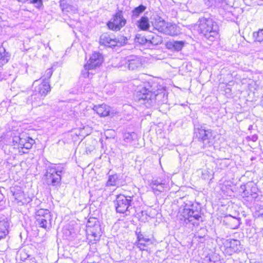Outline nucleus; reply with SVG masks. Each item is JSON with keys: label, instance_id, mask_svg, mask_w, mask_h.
I'll return each instance as SVG.
<instances>
[{"label": "nucleus", "instance_id": "1", "mask_svg": "<svg viewBox=\"0 0 263 263\" xmlns=\"http://www.w3.org/2000/svg\"><path fill=\"white\" fill-rule=\"evenodd\" d=\"M164 93H156L153 91L152 87L149 84L138 89L136 92V98L141 104L145 105L146 107L153 106L156 103V100L159 97H164Z\"/></svg>", "mask_w": 263, "mask_h": 263}, {"label": "nucleus", "instance_id": "2", "mask_svg": "<svg viewBox=\"0 0 263 263\" xmlns=\"http://www.w3.org/2000/svg\"><path fill=\"white\" fill-rule=\"evenodd\" d=\"M198 23L199 31L206 39L213 41L218 37L219 26L212 18L200 17Z\"/></svg>", "mask_w": 263, "mask_h": 263}, {"label": "nucleus", "instance_id": "3", "mask_svg": "<svg viewBox=\"0 0 263 263\" xmlns=\"http://www.w3.org/2000/svg\"><path fill=\"white\" fill-rule=\"evenodd\" d=\"M136 198L135 194L131 195L126 194H120L117 196L114 201L115 206L117 213H125L126 215H129L132 211L134 210V200Z\"/></svg>", "mask_w": 263, "mask_h": 263}, {"label": "nucleus", "instance_id": "4", "mask_svg": "<svg viewBox=\"0 0 263 263\" xmlns=\"http://www.w3.org/2000/svg\"><path fill=\"white\" fill-rule=\"evenodd\" d=\"M201 212V209L199 205L192 204L189 208H184L181 216L186 223H191L194 226H197L202 221Z\"/></svg>", "mask_w": 263, "mask_h": 263}, {"label": "nucleus", "instance_id": "5", "mask_svg": "<svg viewBox=\"0 0 263 263\" xmlns=\"http://www.w3.org/2000/svg\"><path fill=\"white\" fill-rule=\"evenodd\" d=\"M35 223L39 227L49 229L51 227L52 216L48 209H40L35 212Z\"/></svg>", "mask_w": 263, "mask_h": 263}, {"label": "nucleus", "instance_id": "6", "mask_svg": "<svg viewBox=\"0 0 263 263\" xmlns=\"http://www.w3.org/2000/svg\"><path fill=\"white\" fill-rule=\"evenodd\" d=\"M194 134L196 138L203 144V148L210 147L213 144V137L211 129H205L201 126L195 128Z\"/></svg>", "mask_w": 263, "mask_h": 263}, {"label": "nucleus", "instance_id": "7", "mask_svg": "<svg viewBox=\"0 0 263 263\" xmlns=\"http://www.w3.org/2000/svg\"><path fill=\"white\" fill-rule=\"evenodd\" d=\"M221 241L222 245L220 247V249L226 255H231L241 249V243L239 240L223 238Z\"/></svg>", "mask_w": 263, "mask_h": 263}, {"label": "nucleus", "instance_id": "8", "mask_svg": "<svg viewBox=\"0 0 263 263\" xmlns=\"http://www.w3.org/2000/svg\"><path fill=\"white\" fill-rule=\"evenodd\" d=\"M103 62V57L99 52H94L91 55L88 63L84 65V69L82 71V74L84 78L89 77V70L93 69L99 67Z\"/></svg>", "mask_w": 263, "mask_h": 263}, {"label": "nucleus", "instance_id": "9", "mask_svg": "<svg viewBox=\"0 0 263 263\" xmlns=\"http://www.w3.org/2000/svg\"><path fill=\"white\" fill-rule=\"evenodd\" d=\"M126 23V20L123 17L122 11L118 10L107 25L110 30L119 31L125 25Z\"/></svg>", "mask_w": 263, "mask_h": 263}, {"label": "nucleus", "instance_id": "10", "mask_svg": "<svg viewBox=\"0 0 263 263\" xmlns=\"http://www.w3.org/2000/svg\"><path fill=\"white\" fill-rule=\"evenodd\" d=\"M13 142L14 145L17 144L20 148L29 149L34 143V140L26 134L23 133L18 136H15L13 138Z\"/></svg>", "mask_w": 263, "mask_h": 263}, {"label": "nucleus", "instance_id": "11", "mask_svg": "<svg viewBox=\"0 0 263 263\" xmlns=\"http://www.w3.org/2000/svg\"><path fill=\"white\" fill-rule=\"evenodd\" d=\"M11 192L17 203L20 205L26 204L31 201V199L26 196L24 191L19 186L11 188Z\"/></svg>", "mask_w": 263, "mask_h": 263}, {"label": "nucleus", "instance_id": "12", "mask_svg": "<svg viewBox=\"0 0 263 263\" xmlns=\"http://www.w3.org/2000/svg\"><path fill=\"white\" fill-rule=\"evenodd\" d=\"M54 171L47 167L45 179L48 185L58 186L60 184L61 176L54 173Z\"/></svg>", "mask_w": 263, "mask_h": 263}, {"label": "nucleus", "instance_id": "13", "mask_svg": "<svg viewBox=\"0 0 263 263\" xmlns=\"http://www.w3.org/2000/svg\"><path fill=\"white\" fill-rule=\"evenodd\" d=\"M39 81L35 80L33 83L34 87L33 91L39 93L43 98L45 97L47 93L50 91V86L49 82L43 81L42 83L39 84Z\"/></svg>", "mask_w": 263, "mask_h": 263}, {"label": "nucleus", "instance_id": "14", "mask_svg": "<svg viewBox=\"0 0 263 263\" xmlns=\"http://www.w3.org/2000/svg\"><path fill=\"white\" fill-rule=\"evenodd\" d=\"M124 64L129 70H136L142 66L140 59L135 55H130L126 58Z\"/></svg>", "mask_w": 263, "mask_h": 263}, {"label": "nucleus", "instance_id": "15", "mask_svg": "<svg viewBox=\"0 0 263 263\" xmlns=\"http://www.w3.org/2000/svg\"><path fill=\"white\" fill-rule=\"evenodd\" d=\"M93 109L100 117L113 116V112L110 111V107L105 104L94 106Z\"/></svg>", "mask_w": 263, "mask_h": 263}, {"label": "nucleus", "instance_id": "16", "mask_svg": "<svg viewBox=\"0 0 263 263\" xmlns=\"http://www.w3.org/2000/svg\"><path fill=\"white\" fill-rule=\"evenodd\" d=\"M137 237V241L136 242V245L140 250H144L145 248L147 247L148 245L152 243L151 240L147 237H145L143 234L141 232H136Z\"/></svg>", "mask_w": 263, "mask_h": 263}, {"label": "nucleus", "instance_id": "17", "mask_svg": "<svg viewBox=\"0 0 263 263\" xmlns=\"http://www.w3.org/2000/svg\"><path fill=\"white\" fill-rule=\"evenodd\" d=\"M44 99L42 97L40 96L33 91L31 95L29 96L27 99L26 102L28 104H30L33 107H37L42 104V100Z\"/></svg>", "mask_w": 263, "mask_h": 263}, {"label": "nucleus", "instance_id": "18", "mask_svg": "<svg viewBox=\"0 0 263 263\" xmlns=\"http://www.w3.org/2000/svg\"><path fill=\"white\" fill-rule=\"evenodd\" d=\"M100 43L108 47H115L116 44L114 36L107 33H104L100 36Z\"/></svg>", "mask_w": 263, "mask_h": 263}, {"label": "nucleus", "instance_id": "19", "mask_svg": "<svg viewBox=\"0 0 263 263\" xmlns=\"http://www.w3.org/2000/svg\"><path fill=\"white\" fill-rule=\"evenodd\" d=\"M184 44V41L173 40L166 42V47L172 51H179L181 50Z\"/></svg>", "mask_w": 263, "mask_h": 263}, {"label": "nucleus", "instance_id": "20", "mask_svg": "<svg viewBox=\"0 0 263 263\" xmlns=\"http://www.w3.org/2000/svg\"><path fill=\"white\" fill-rule=\"evenodd\" d=\"M9 226L10 222L7 218L0 220V240L8 234Z\"/></svg>", "mask_w": 263, "mask_h": 263}, {"label": "nucleus", "instance_id": "21", "mask_svg": "<svg viewBox=\"0 0 263 263\" xmlns=\"http://www.w3.org/2000/svg\"><path fill=\"white\" fill-rule=\"evenodd\" d=\"M228 227L232 229H237L240 223V219L231 216L225 217L223 221Z\"/></svg>", "mask_w": 263, "mask_h": 263}, {"label": "nucleus", "instance_id": "22", "mask_svg": "<svg viewBox=\"0 0 263 263\" xmlns=\"http://www.w3.org/2000/svg\"><path fill=\"white\" fill-rule=\"evenodd\" d=\"M149 185L153 192L156 194L157 192L160 193L164 191L165 184L158 180H153Z\"/></svg>", "mask_w": 263, "mask_h": 263}, {"label": "nucleus", "instance_id": "23", "mask_svg": "<svg viewBox=\"0 0 263 263\" xmlns=\"http://www.w3.org/2000/svg\"><path fill=\"white\" fill-rule=\"evenodd\" d=\"M135 23L142 30H147L149 29V20L147 16H142L139 20L136 21Z\"/></svg>", "mask_w": 263, "mask_h": 263}, {"label": "nucleus", "instance_id": "24", "mask_svg": "<svg viewBox=\"0 0 263 263\" xmlns=\"http://www.w3.org/2000/svg\"><path fill=\"white\" fill-rule=\"evenodd\" d=\"M145 6L143 5H140L132 11L131 20L133 23L137 21V18L145 11Z\"/></svg>", "mask_w": 263, "mask_h": 263}, {"label": "nucleus", "instance_id": "25", "mask_svg": "<svg viewBox=\"0 0 263 263\" xmlns=\"http://www.w3.org/2000/svg\"><path fill=\"white\" fill-rule=\"evenodd\" d=\"M154 28L159 32L164 33L166 32V23L163 20H161V18H159V21H156L153 23Z\"/></svg>", "mask_w": 263, "mask_h": 263}, {"label": "nucleus", "instance_id": "26", "mask_svg": "<svg viewBox=\"0 0 263 263\" xmlns=\"http://www.w3.org/2000/svg\"><path fill=\"white\" fill-rule=\"evenodd\" d=\"M10 55L4 48L0 47V67L6 64L9 60Z\"/></svg>", "mask_w": 263, "mask_h": 263}, {"label": "nucleus", "instance_id": "27", "mask_svg": "<svg viewBox=\"0 0 263 263\" xmlns=\"http://www.w3.org/2000/svg\"><path fill=\"white\" fill-rule=\"evenodd\" d=\"M114 40L116 43L115 44V47L122 46L125 45L127 42V37L122 35L118 36L117 37H114Z\"/></svg>", "mask_w": 263, "mask_h": 263}, {"label": "nucleus", "instance_id": "28", "mask_svg": "<svg viewBox=\"0 0 263 263\" xmlns=\"http://www.w3.org/2000/svg\"><path fill=\"white\" fill-rule=\"evenodd\" d=\"M165 34L174 36L178 34V31L176 25H170L166 26Z\"/></svg>", "mask_w": 263, "mask_h": 263}, {"label": "nucleus", "instance_id": "29", "mask_svg": "<svg viewBox=\"0 0 263 263\" xmlns=\"http://www.w3.org/2000/svg\"><path fill=\"white\" fill-rule=\"evenodd\" d=\"M118 179V176L117 174H114L109 176L108 179L106 182V186H116L117 181Z\"/></svg>", "mask_w": 263, "mask_h": 263}, {"label": "nucleus", "instance_id": "30", "mask_svg": "<svg viewBox=\"0 0 263 263\" xmlns=\"http://www.w3.org/2000/svg\"><path fill=\"white\" fill-rule=\"evenodd\" d=\"M253 37L256 42H263V29H259L257 32H253Z\"/></svg>", "mask_w": 263, "mask_h": 263}, {"label": "nucleus", "instance_id": "31", "mask_svg": "<svg viewBox=\"0 0 263 263\" xmlns=\"http://www.w3.org/2000/svg\"><path fill=\"white\" fill-rule=\"evenodd\" d=\"M148 41L149 43H151L152 45H157L162 43V40L161 36L156 35L155 36H153L151 39H149Z\"/></svg>", "mask_w": 263, "mask_h": 263}, {"label": "nucleus", "instance_id": "32", "mask_svg": "<svg viewBox=\"0 0 263 263\" xmlns=\"http://www.w3.org/2000/svg\"><path fill=\"white\" fill-rule=\"evenodd\" d=\"M47 168L53 170L54 171V173H55V174H58L61 176V174L65 172V168L63 166H62V165L58 166H49L47 167Z\"/></svg>", "mask_w": 263, "mask_h": 263}, {"label": "nucleus", "instance_id": "33", "mask_svg": "<svg viewBox=\"0 0 263 263\" xmlns=\"http://www.w3.org/2000/svg\"><path fill=\"white\" fill-rule=\"evenodd\" d=\"M98 223V221L96 218H90L88 219L87 224L88 227H95L96 229H98L100 230V227Z\"/></svg>", "mask_w": 263, "mask_h": 263}, {"label": "nucleus", "instance_id": "34", "mask_svg": "<svg viewBox=\"0 0 263 263\" xmlns=\"http://www.w3.org/2000/svg\"><path fill=\"white\" fill-rule=\"evenodd\" d=\"M60 6L63 12H69L71 9V6L67 3L66 0L61 1Z\"/></svg>", "mask_w": 263, "mask_h": 263}, {"label": "nucleus", "instance_id": "35", "mask_svg": "<svg viewBox=\"0 0 263 263\" xmlns=\"http://www.w3.org/2000/svg\"><path fill=\"white\" fill-rule=\"evenodd\" d=\"M148 40L149 39L145 38L144 36H142L140 34L136 35L135 38L136 42L142 45L149 43Z\"/></svg>", "mask_w": 263, "mask_h": 263}, {"label": "nucleus", "instance_id": "36", "mask_svg": "<svg viewBox=\"0 0 263 263\" xmlns=\"http://www.w3.org/2000/svg\"><path fill=\"white\" fill-rule=\"evenodd\" d=\"M226 0H204L205 4L208 7H212L213 5H218L223 3Z\"/></svg>", "mask_w": 263, "mask_h": 263}, {"label": "nucleus", "instance_id": "37", "mask_svg": "<svg viewBox=\"0 0 263 263\" xmlns=\"http://www.w3.org/2000/svg\"><path fill=\"white\" fill-rule=\"evenodd\" d=\"M52 73L53 71L52 68L47 69L43 76L44 77V79L43 80V81H47V79H49L51 77Z\"/></svg>", "mask_w": 263, "mask_h": 263}, {"label": "nucleus", "instance_id": "38", "mask_svg": "<svg viewBox=\"0 0 263 263\" xmlns=\"http://www.w3.org/2000/svg\"><path fill=\"white\" fill-rule=\"evenodd\" d=\"M203 263H221L220 259H216V260H213L211 256H206L203 260Z\"/></svg>", "mask_w": 263, "mask_h": 263}, {"label": "nucleus", "instance_id": "39", "mask_svg": "<svg viewBox=\"0 0 263 263\" xmlns=\"http://www.w3.org/2000/svg\"><path fill=\"white\" fill-rule=\"evenodd\" d=\"M135 135V133H125L124 135V140L127 142H130L132 140H133V136Z\"/></svg>", "mask_w": 263, "mask_h": 263}, {"label": "nucleus", "instance_id": "40", "mask_svg": "<svg viewBox=\"0 0 263 263\" xmlns=\"http://www.w3.org/2000/svg\"><path fill=\"white\" fill-rule=\"evenodd\" d=\"M257 189L256 187H253L252 189V192L250 195L252 196V197L254 198H256L257 196L256 193L255 192Z\"/></svg>", "mask_w": 263, "mask_h": 263}, {"label": "nucleus", "instance_id": "41", "mask_svg": "<svg viewBox=\"0 0 263 263\" xmlns=\"http://www.w3.org/2000/svg\"><path fill=\"white\" fill-rule=\"evenodd\" d=\"M248 138L249 140H251V141H252L253 142H255V141H257V140L258 139V137H257V135H253V136H252L251 137H250V136L248 137Z\"/></svg>", "mask_w": 263, "mask_h": 263}, {"label": "nucleus", "instance_id": "42", "mask_svg": "<svg viewBox=\"0 0 263 263\" xmlns=\"http://www.w3.org/2000/svg\"><path fill=\"white\" fill-rule=\"evenodd\" d=\"M210 256L213 260H216V259H220L219 256L217 254H212Z\"/></svg>", "mask_w": 263, "mask_h": 263}, {"label": "nucleus", "instance_id": "43", "mask_svg": "<svg viewBox=\"0 0 263 263\" xmlns=\"http://www.w3.org/2000/svg\"><path fill=\"white\" fill-rule=\"evenodd\" d=\"M100 231V230H99ZM92 235L95 238L98 237L99 236H100V231L99 232H93L92 231Z\"/></svg>", "mask_w": 263, "mask_h": 263}, {"label": "nucleus", "instance_id": "44", "mask_svg": "<svg viewBox=\"0 0 263 263\" xmlns=\"http://www.w3.org/2000/svg\"><path fill=\"white\" fill-rule=\"evenodd\" d=\"M243 193L245 194V195H246V196L248 197L249 196V192L247 190H243Z\"/></svg>", "mask_w": 263, "mask_h": 263}, {"label": "nucleus", "instance_id": "45", "mask_svg": "<svg viewBox=\"0 0 263 263\" xmlns=\"http://www.w3.org/2000/svg\"><path fill=\"white\" fill-rule=\"evenodd\" d=\"M18 2H21V3H26L27 1H28L29 0H17Z\"/></svg>", "mask_w": 263, "mask_h": 263}, {"label": "nucleus", "instance_id": "46", "mask_svg": "<svg viewBox=\"0 0 263 263\" xmlns=\"http://www.w3.org/2000/svg\"><path fill=\"white\" fill-rule=\"evenodd\" d=\"M260 216L263 219V209L260 211Z\"/></svg>", "mask_w": 263, "mask_h": 263}, {"label": "nucleus", "instance_id": "47", "mask_svg": "<svg viewBox=\"0 0 263 263\" xmlns=\"http://www.w3.org/2000/svg\"><path fill=\"white\" fill-rule=\"evenodd\" d=\"M241 187L242 190H243L244 189L243 188H246V186H245V185H243V186H241Z\"/></svg>", "mask_w": 263, "mask_h": 263}, {"label": "nucleus", "instance_id": "48", "mask_svg": "<svg viewBox=\"0 0 263 263\" xmlns=\"http://www.w3.org/2000/svg\"><path fill=\"white\" fill-rule=\"evenodd\" d=\"M198 237L199 238H203V237H202V236H198Z\"/></svg>", "mask_w": 263, "mask_h": 263}]
</instances>
